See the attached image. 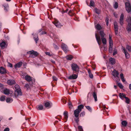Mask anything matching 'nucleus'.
Masks as SVG:
<instances>
[{"mask_svg": "<svg viewBox=\"0 0 131 131\" xmlns=\"http://www.w3.org/2000/svg\"><path fill=\"white\" fill-rule=\"evenodd\" d=\"M119 97L122 100L126 97L125 94L122 93H120L119 94Z\"/></svg>", "mask_w": 131, "mask_h": 131, "instance_id": "nucleus-23", "label": "nucleus"}, {"mask_svg": "<svg viewBox=\"0 0 131 131\" xmlns=\"http://www.w3.org/2000/svg\"><path fill=\"white\" fill-rule=\"evenodd\" d=\"M58 122V121H55L54 122V125H55L56 124H57Z\"/></svg>", "mask_w": 131, "mask_h": 131, "instance_id": "nucleus-64", "label": "nucleus"}, {"mask_svg": "<svg viewBox=\"0 0 131 131\" xmlns=\"http://www.w3.org/2000/svg\"><path fill=\"white\" fill-rule=\"evenodd\" d=\"M68 106H69V108H72L73 107V106L72 105L71 102L69 101L68 103Z\"/></svg>", "mask_w": 131, "mask_h": 131, "instance_id": "nucleus-42", "label": "nucleus"}, {"mask_svg": "<svg viewBox=\"0 0 131 131\" xmlns=\"http://www.w3.org/2000/svg\"><path fill=\"white\" fill-rule=\"evenodd\" d=\"M118 6V4L117 2H115L114 5V7L115 8H117Z\"/></svg>", "mask_w": 131, "mask_h": 131, "instance_id": "nucleus-45", "label": "nucleus"}, {"mask_svg": "<svg viewBox=\"0 0 131 131\" xmlns=\"http://www.w3.org/2000/svg\"><path fill=\"white\" fill-rule=\"evenodd\" d=\"M85 115V113L84 112H81L80 114V116H84Z\"/></svg>", "mask_w": 131, "mask_h": 131, "instance_id": "nucleus-47", "label": "nucleus"}, {"mask_svg": "<svg viewBox=\"0 0 131 131\" xmlns=\"http://www.w3.org/2000/svg\"><path fill=\"white\" fill-rule=\"evenodd\" d=\"M78 128L80 131H83L82 127L81 126H79L78 127Z\"/></svg>", "mask_w": 131, "mask_h": 131, "instance_id": "nucleus-49", "label": "nucleus"}, {"mask_svg": "<svg viewBox=\"0 0 131 131\" xmlns=\"http://www.w3.org/2000/svg\"><path fill=\"white\" fill-rule=\"evenodd\" d=\"M8 84L9 85L14 84L16 83L15 81L13 80H9L7 81Z\"/></svg>", "mask_w": 131, "mask_h": 131, "instance_id": "nucleus-17", "label": "nucleus"}, {"mask_svg": "<svg viewBox=\"0 0 131 131\" xmlns=\"http://www.w3.org/2000/svg\"><path fill=\"white\" fill-rule=\"evenodd\" d=\"M126 9L128 13H130V15H129L128 17L127 21L128 22V25L126 29L128 31H131V6L130 4L128 2L125 3Z\"/></svg>", "mask_w": 131, "mask_h": 131, "instance_id": "nucleus-1", "label": "nucleus"}, {"mask_svg": "<svg viewBox=\"0 0 131 131\" xmlns=\"http://www.w3.org/2000/svg\"><path fill=\"white\" fill-rule=\"evenodd\" d=\"M8 66L12 68L13 67V65L11 63H9Z\"/></svg>", "mask_w": 131, "mask_h": 131, "instance_id": "nucleus-60", "label": "nucleus"}, {"mask_svg": "<svg viewBox=\"0 0 131 131\" xmlns=\"http://www.w3.org/2000/svg\"><path fill=\"white\" fill-rule=\"evenodd\" d=\"M28 52L29 54H34L35 57L37 56L38 55V53L37 52L34 51L33 50L29 52Z\"/></svg>", "mask_w": 131, "mask_h": 131, "instance_id": "nucleus-18", "label": "nucleus"}, {"mask_svg": "<svg viewBox=\"0 0 131 131\" xmlns=\"http://www.w3.org/2000/svg\"><path fill=\"white\" fill-rule=\"evenodd\" d=\"M25 79L28 82H30L31 81L32 79L31 77L28 75H27L25 77Z\"/></svg>", "mask_w": 131, "mask_h": 131, "instance_id": "nucleus-24", "label": "nucleus"}, {"mask_svg": "<svg viewBox=\"0 0 131 131\" xmlns=\"http://www.w3.org/2000/svg\"><path fill=\"white\" fill-rule=\"evenodd\" d=\"M113 46H109L108 51L109 52L112 53V52Z\"/></svg>", "mask_w": 131, "mask_h": 131, "instance_id": "nucleus-39", "label": "nucleus"}, {"mask_svg": "<svg viewBox=\"0 0 131 131\" xmlns=\"http://www.w3.org/2000/svg\"><path fill=\"white\" fill-rule=\"evenodd\" d=\"M54 24L57 27H60L61 26H62V25H61L60 22H59L58 21H57V20L56 21V22Z\"/></svg>", "mask_w": 131, "mask_h": 131, "instance_id": "nucleus-25", "label": "nucleus"}, {"mask_svg": "<svg viewBox=\"0 0 131 131\" xmlns=\"http://www.w3.org/2000/svg\"><path fill=\"white\" fill-rule=\"evenodd\" d=\"M92 95L95 101H97V99L96 93L95 92H93L92 94Z\"/></svg>", "mask_w": 131, "mask_h": 131, "instance_id": "nucleus-26", "label": "nucleus"}, {"mask_svg": "<svg viewBox=\"0 0 131 131\" xmlns=\"http://www.w3.org/2000/svg\"><path fill=\"white\" fill-rule=\"evenodd\" d=\"M2 26V24L0 22V31L1 30V28Z\"/></svg>", "mask_w": 131, "mask_h": 131, "instance_id": "nucleus-63", "label": "nucleus"}, {"mask_svg": "<svg viewBox=\"0 0 131 131\" xmlns=\"http://www.w3.org/2000/svg\"><path fill=\"white\" fill-rule=\"evenodd\" d=\"M45 106L46 107L50 108V103L48 101H45L44 103Z\"/></svg>", "mask_w": 131, "mask_h": 131, "instance_id": "nucleus-20", "label": "nucleus"}, {"mask_svg": "<svg viewBox=\"0 0 131 131\" xmlns=\"http://www.w3.org/2000/svg\"><path fill=\"white\" fill-rule=\"evenodd\" d=\"M62 101L63 102V103L64 104H66L67 101H66L64 99H62Z\"/></svg>", "mask_w": 131, "mask_h": 131, "instance_id": "nucleus-56", "label": "nucleus"}, {"mask_svg": "<svg viewBox=\"0 0 131 131\" xmlns=\"http://www.w3.org/2000/svg\"><path fill=\"white\" fill-rule=\"evenodd\" d=\"M37 33L39 34L40 36L43 35L44 34H47V32L45 31L44 29L41 28L39 29L37 31Z\"/></svg>", "mask_w": 131, "mask_h": 131, "instance_id": "nucleus-5", "label": "nucleus"}, {"mask_svg": "<svg viewBox=\"0 0 131 131\" xmlns=\"http://www.w3.org/2000/svg\"><path fill=\"white\" fill-rule=\"evenodd\" d=\"M61 47L62 49L65 53H67L68 51V48L67 46L65 44L62 43L61 45Z\"/></svg>", "mask_w": 131, "mask_h": 131, "instance_id": "nucleus-6", "label": "nucleus"}, {"mask_svg": "<svg viewBox=\"0 0 131 131\" xmlns=\"http://www.w3.org/2000/svg\"><path fill=\"white\" fill-rule=\"evenodd\" d=\"M95 36L96 41L99 45H100L102 43L100 37L99 36H98L97 33H95Z\"/></svg>", "mask_w": 131, "mask_h": 131, "instance_id": "nucleus-8", "label": "nucleus"}, {"mask_svg": "<svg viewBox=\"0 0 131 131\" xmlns=\"http://www.w3.org/2000/svg\"><path fill=\"white\" fill-rule=\"evenodd\" d=\"M9 131V129L8 128H5L4 130V131Z\"/></svg>", "mask_w": 131, "mask_h": 131, "instance_id": "nucleus-55", "label": "nucleus"}, {"mask_svg": "<svg viewBox=\"0 0 131 131\" xmlns=\"http://www.w3.org/2000/svg\"><path fill=\"white\" fill-rule=\"evenodd\" d=\"M78 75L77 74H73L70 75L68 78V79L70 80L75 79L78 77Z\"/></svg>", "mask_w": 131, "mask_h": 131, "instance_id": "nucleus-10", "label": "nucleus"}, {"mask_svg": "<svg viewBox=\"0 0 131 131\" xmlns=\"http://www.w3.org/2000/svg\"><path fill=\"white\" fill-rule=\"evenodd\" d=\"M64 128L66 130H68L69 129V128L68 127V126H64Z\"/></svg>", "mask_w": 131, "mask_h": 131, "instance_id": "nucleus-58", "label": "nucleus"}, {"mask_svg": "<svg viewBox=\"0 0 131 131\" xmlns=\"http://www.w3.org/2000/svg\"><path fill=\"white\" fill-rule=\"evenodd\" d=\"M5 99V96H2L0 98V100L2 101H4Z\"/></svg>", "mask_w": 131, "mask_h": 131, "instance_id": "nucleus-41", "label": "nucleus"}, {"mask_svg": "<svg viewBox=\"0 0 131 131\" xmlns=\"http://www.w3.org/2000/svg\"><path fill=\"white\" fill-rule=\"evenodd\" d=\"M4 87V85L0 83V88L3 89Z\"/></svg>", "mask_w": 131, "mask_h": 131, "instance_id": "nucleus-52", "label": "nucleus"}, {"mask_svg": "<svg viewBox=\"0 0 131 131\" xmlns=\"http://www.w3.org/2000/svg\"><path fill=\"white\" fill-rule=\"evenodd\" d=\"M34 39L36 43L37 41L39 40V38L37 34H36L34 35Z\"/></svg>", "mask_w": 131, "mask_h": 131, "instance_id": "nucleus-27", "label": "nucleus"}, {"mask_svg": "<svg viewBox=\"0 0 131 131\" xmlns=\"http://www.w3.org/2000/svg\"><path fill=\"white\" fill-rule=\"evenodd\" d=\"M123 50L124 51V53L125 54L126 58L127 59L129 58L130 57L129 54L127 52L125 48L123 49Z\"/></svg>", "mask_w": 131, "mask_h": 131, "instance_id": "nucleus-22", "label": "nucleus"}, {"mask_svg": "<svg viewBox=\"0 0 131 131\" xmlns=\"http://www.w3.org/2000/svg\"><path fill=\"white\" fill-rule=\"evenodd\" d=\"M94 11L97 14H99L101 13V10L97 8H95L94 9Z\"/></svg>", "mask_w": 131, "mask_h": 131, "instance_id": "nucleus-35", "label": "nucleus"}, {"mask_svg": "<svg viewBox=\"0 0 131 131\" xmlns=\"http://www.w3.org/2000/svg\"><path fill=\"white\" fill-rule=\"evenodd\" d=\"M53 46L54 48L56 49H59V47L55 44H53Z\"/></svg>", "mask_w": 131, "mask_h": 131, "instance_id": "nucleus-48", "label": "nucleus"}, {"mask_svg": "<svg viewBox=\"0 0 131 131\" xmlns=\"http://www.w3.org/2000/svg\"><path fill=\"white\" fill-rule=\"evenodd\" d=\"M7 45L6 44V42L4 41H2V42L0 43V46L1 47L2 49H3L5 48L6 47Z\"/></svg>", "mask_w": 131, "mask_h": 131, "instance_id": "nucleus-11", "label": "nucleus"}, {"mask_svg": "<svg viewBox=\"0 0 131 131\" xmlns=\"http://www.w3.org/2000/svg\"><path fill=\"white\" fill-rule=\"evenodd\" d=\"M125 99L126 103L128 104H129L130 100L129 98L127 97H126Z\"/></svg>", "mask_w": 131, "mask_h": 131, "instance_id": "nucleus-40", "label": "nucleus"}, {"mask_svg": "<svg viewBox=\"0 0 131 131\" xmlns=\"http://www.w3.org/2000/svg\"><path fill=\"white\" fill-rule=\"evenodd\" d=\"M15 90V95L16 96H18L19 95H21L22 93L21 90L19 88V86L18 84L15 85L14 88H13Z\"/></svg>", "mask_w": 131, "mask_h": 131, "instance_id": "nucleus-2", "label": "nucleus"}, {"mask_svg": "<svg viewBox=\"0 0 131 131\" xmlns=\"http://www.w3.org/2000/svg\"><path fill=\"white\" fill-rule=\"evenodd\" d=\"M113 73V75L114 77V78H115L116 77L118 78V75L119 74V73L117 71H116L115 70H114Z\"/></svg>", "mask_w": 131, "mask_h": 131, "instance_id": "nucleus-21", "label": "nucleus"}, {"mask_svg": "<svg viewBox=\"0 0 131 131\" xmlns=\"http://www.w3.org/2000/svg\"><path fill=\"white\" fill-rule=\"evenodd\" d=\"M126 49L129 51H131V46L127 45L126 47Z\"/></svg>", "mask_w": 131, "mask_h": 131, "instance_id": "nucleus-44", "label": "nucleus"}, {"mask_svg": "<svg viewBox=\"0 0 131 131\" xmlns=\"http://www.w3.org/2000/svg\"><path fill=\"white\" fill-rule=\"evenodd\" d=\"M23 64V62H20L15 64L14 66L15 68L16 69L17 68H19Z\"/></svg>", "mask_w": 131, "mask_h": 131, "instance_id": "nucleus-12", "label": "nucleus"}, {"mask_svg": "<svg viewBox=\"0 0 131 131\" xmlns=\"http://www.w3.org/2000/svg\"><path fill=\"white\" fill-rule=\"evenodd\" d=\"M80 112L77 110H76L74 111V114L75 117L74 120L77 123H78L79 121V118L78 117Z\"/></svg>", "mask_w": 131, "mask_h": 131, "instance_id": "nucleus-4", "label": "nucleus"}, {"mask_svg": "<svg viewBox=\"0 0 131 131\" xmlns=\"http://www.w3.org/2000/svg\"><path fill=\"white\" fill-rule=\"evenodd\" d=\"M95 27L98 30H100L102 28L101 26L99 24H97L95 26Z\"/></svg>", "mask_w": 131, "mask_h": 131, "instance_id": "nucleus-29", "label": "nucleus"}, {"mask_svg": "<svg viewBox=\"0 0 131 131\" xmlns=\"http://www.w3.org/2000/svg\"><path fill=\"white\" fill-rule=\"evenodd\" d=\"M68 115V113L67 111H65L64 112L63 115L64 116V118L65 120V122H66L67 120Z\"/></svg>", "mask_w": 131, "mask_h": 131, "instance_id": "nucleus-16", "label": "nucleus"}, {"mask_svg": "<svg viewBox=\"0 0 131 131\" xmlns=\"http://www.w3.org/2000/svg\"><path fill=\"white\" fill-rule=\"evenodd\" d=\"M121 79L124 78V75L123 73H121L120 75Z\"/></svg>", "mask_w": 131, "mask_h": 131, "instance_id": "nucleus-54", "label": "nucleus"}, {"mask_svg": "<svg viewBox=\"0 0 131 131\" xmlns=\"http://www.w3.org/2000/svg\"><path fill=\"white\" fill-rule=\"evenodd\" d=\"M124 14L123 13H122L120 16V18L119 19V23L121 25H123L124 23Z\"/></svg>", "mask_w": 131, "mask_h": 131, "instance_id": "nucleus-9", "label": "nucleus"}, {"mask_svg": "<svg viewBox=\"0 0 131 131\" xmlns=\"http://www.w3.org/2000/svg\"><path fill=\"white\" fill-rule=\"evenodd\" d=\"M109 62L112 65L114 64L116 62L115 59L112 58H111L109 59Z\"/></svg>", "mask_w": 131, "mask_h": 131, "instance_id": "nucleus-14", "label": "nucleus"}, {"mask_svg": "<svg viewBox=\"0 0 131 131\" xmlns=\"http://www.w3.org/2000/svg\"><path fill=\"white\" fill-rule=\"evenodd\" d=\"M84 106L82 105H80L78 106V108L77 110L79 111L80 112L81 111L82 109L83 108Z\"/></svg>", "mask_w": 131, "mask_h": 131, "instance_id": "nucleus-31", "label": "nucleus"}, {"mask_svg": "<svg viewBox=\"0 0 131 131\" xmlns=\"http://www.w3.org/2000/svg\"><path fill=\"white\" fill-rule=\"evenodd\" d=\"M117 52L116 51H114L113 53V56L115 55L117 53Z\"/></svg>", "mask_w": 131, "mask_h": 131, "instance_id": "nucleus-59", "label": "nucleus"}, {"mask_svg": "<svg viewBox=\"0 0 131 131\" xmlns=\"http://www.w3.org/2000/svg\"><path fill=\"white\" fill-rule=\"evenodd\" d=\"M109 46H113V40L112 39V36H111V35L109 34Z\"/></svg>", "mask_w": 131, "mask_h": 131, "instance_id": "nucleus-13", "label": "nucleus"}, {"mask_svg": "<svg viewBox=\"0 0 131 131\" xmlns=\"http://www.w3.org/2000/svg\"><path fill=\"white\" fill-rule=\"evenodd\" d=\"M117 85L121 89H122L123 87V86L122 85V84L120 83H117Z\"/></svg>", "mask_w": 131, "mask_h": 131, "instance_id": "nucleus-46", "label": "nucleus"}, {"mask_svg": "<svg viewBox=\"0 0 131 131\" xmlns=\"http://www.w3.org/2000/svg\"><path fill=\"white\" fill-rule=\"evenodd\" d=\"M95 5V3L93 0L90 1V3L89 5L90 7H94Z\"/></svg>", "mask_w": 131, "mask_h": 131, "instance_id": "nucleus-37", "label": "nucleus"}, {"mask_svg": "<svg viewBox=\"0 0 131 131\" xmlns=\"http://www.w3.org/2000/svg\"><path fill=\"white\" fill-rule=\"evenodd\" d=\"M25 87L26 88L27 90L29 88V86L28 84H26L25 86Z\"/></svg>", "mask_w": 131, "mask_h": 131, "instance_id": "nucleus-50", "label": "nucleus"}, {"mask_svg": "<svg viewBox=\"0 0 131 131\" xmlns=\"http://www.w3.org/2000/svg\"><path fill=\"white\" fill-rule=\"evenodd\" d=\"M43 107V106L42 105H39L37 107V109L38 110H42Z\"/></svg>", "mask_w": 131, "mask_h": 131, "instance_id": "nucleus-36", "label": "nucleus"}, {"mask_svg": "<svg viewBox=\"0 0 131 131\" xmlns=\"http://www.w3.org/2000/svg\"><path fill=\"white\" fill-rule=\"evenodd\" d=\"M71 67L73 71V73L77 74L79 73V68L78 65L75 63H73L71 64Z\"/></svg>", "mask_w": 131, "mask_h": 131, "instance_id": "nucleus-3", "label": "nucleus"}, {"mask_svg": "<svg viewBox=\"0 0 131 131\" xmlns=\"http://www.w3.org/2000/svg\"><path fill=\"white\" fill-rule=\"evenodd\" d=\"M73 58V57L71 55H69L66 57L67 59L69 60H71Z\"/></svg>", "mask_w": 131, "mask_h": 131, "instance_id": "nucleus-38", "label": "nucleus"}, {"mask_svg": "<svg viewBox=\"0 0 131 131\" xmlns=\"http://www.w3.org/2000/svg\"><path fill=\"white\" fill-rule=\"evenodd\" d=\"M99 34L101 38L104 37L105 35L104 32L103 31H101L99 32Z\"/></svg>", "mask_w": 131, "mask_h": 131, "instance_id": "nucleus-32", "label": "nucleus"}, {"mask_svg": "<svg viewBox=\"0 0 131 131\" xmlns=\"http://www.w3.org/2000/svg\"><path fill=\"white\" fill-rule=\"evenodd\" d=\"M13 101V99L11 97H8L6 98V102L7 103H10Z\"/></svg>", "mask_w": 131, "mask_h": 131, "instance_id": "nucleus-28", "label": "nucleus"}, {"mask_svg": "<svg viewBox=\"0 0 131 131\" xmlns=\"http://www.w3.org/2000/svg\"><path fill=\"white\" fill-rule=\"evenodd\" d=\"M52 79L54 81H57V78L55 76H53Z\"/></svg>", "mask_w": 131, "mask_h": 131, "instance_id": "nucleus-51", "label": "nucleus"}, {"mask_svg": "<svg viewBox=\"0 0 131 131\" xmlns=\"http://www.w3.org/2000/svg\"><path fill=\"white\" fill-rule=\"evenodd\" d=\"M88 72L89 74V77L91 79L93 78V75L92 73L91 70L90 69H88Z\"/></svg>", "mask_w": 131, "mask_h": 131, "instance_id": "nucleus-30", "label": "nucleus"}, {"mask_svg": "<svg viewBox=\"0 0 131 131\" xmlns=\"http://www.w3.org/2000/svg\"><path fill=\"white\" fill-rule=\"evenodd\" d=\"M101 39L102 40V43L104 45H105L106 44L107 41L106 39L105 38H104V37L101 38Z\"/></svg>", "mask_w": 131, "mask_h": 131, "instance_id": "nucleus-34", "label": "nucleus"}, {"mask_svg": "<svg viewBox=\"0 0 131 131\" xmlns=\"http://www.w3.org/2000/svg\"><path fill=\"white\" fill-rule=\"evenodd\" d=\"M45 54L47 55H48L49 56H51V55L50 54V53L49 52H45Z\"/></svg>", "mask_w": 131, "mask_h": 131, "instance_id": "nucleus-57", "label": "nucleus"}, {"mask_svg": "<svg viewBox=\"0 0 131 131\" xmlns=\"http://www.w3.org/2000/svg\"><path fill=\"white\" fill-rule=\"evenodd\" d=\"M85 107L90 112H92V109L89 106H85Z\"/></svg>", "mask_w": 131, "mask_h": 131, "instance_id": "nucleus-43", "label": "nucleus"}, {"mask_svg": "<svg viewBox=\"0 0 131 131\" xmlns=\"http://www.w3.org/2000/svg\"><path fill=\"white\" fill-rule=\"evenodd\" d=\"M115 34L117 35L118 33V26L116 22H114V24Z\"/></svg>", "mask_w": 131, "mask_h": 131, "instance_id": "nucleus-7", "label": "nucleus"}, {"mask_svg": "<svg viewBox=\"0 0 131 131\" xmlns=\"http://www.w3.org/2000/svg\"><path fill=\"white\" fill-rule=\"evenodd\" d=\"M114 16L116 17L117 18V14L116 13H114Z\"/></svg>", "mask_w": 131, "mask_h": 131, "instance_id": "nucleus-62", "label": "nucleus"}, {"mask_svg": "<svg viewBox=\"0 0 131 131\" xmlns=\"http://www.w3.org/2000/svg\"><path fill=\"white\" fill-rule=\"evenodd\" d=\"M0 73L1 74H3L6 73V69L2 67L0 68Z\"/></svg>", "mask_w": 131, "mask_h": 131, "instance_id": "nucleus-15", "label": "nucleus"}, {"mask_svg": "<svg viewBox=\"0 0 131 131\" xmlns=\"http://www.w3.org/2000/svg\"><path fill=\"white\" fill-rule=\"evenodd\" d=\"M121 124L124 127H125L127 126V123L126 121H123L121 122Z\"/></svg>", "mask_w": 131, "mask_h": 131, "instance_id": "nucleus-33", "label": "nucleus"}, {"mask_svg": "<svg viewBox=\"0 0 131 131\" xmlns=\"http://www.w3.org/2000/svg\"><path fill=\"white\" fill-rule=\"evenodd\" d=\"M127 126L129 127H131V123H129L127 125Z\"/></svg>", "mask_w": 131, "mask_h": 131, "instance_id": "nucleus-61", "label": "nucleus"}, {"mask_svg": "<svg viewBox=\"0 0 131 131\" xmlns=\"http://www.w3.org/2000/svg\"><path fill=\"white\" fill-rule=\"evenodd\" d=\"M3 91V93L6 95L8 94H9L10 92L9 90L6 88L4 89V90Z\"/></svg>", "mask_w": 131, "mask_h": 131, "instance_id": "nucleus-19", "label": "nucleus"}, {"mask_svg": "<svg viewBox=\"0 0 131 131\" xmlns=\"http://www.w3.org/2000/svg\"><path fill=\"white\" fill-rule=\"evenodd\" d=\"M4 7V10L6 11H7L8 7L7 6H5L4 5H3Z\"/></svg>", "mask_w": 131, "mask_h": 131, "instance_id": "nucleus-53", "label": "nucleus"}]
</instances>
